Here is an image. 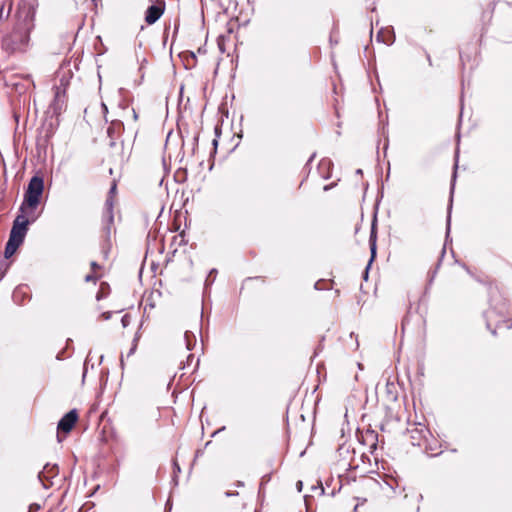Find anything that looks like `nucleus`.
I'll use <instances>...</instances> for the list:
<instances>
[{"label":"nucleus","instance_id":"f03ea898","mask_svg":"<svg viewBox=\"0 0 512 512\" xmlns=\"http://www.w3.org/2000/svg\"><path fill=\"white\" fill-rule=\"evenodd\" d=\"M44 190V181L40 176H33L28 184L24 195V201L21 204L20 212H28L32 217L40 203Z\"/></svg>","mask_w":512,"mask_h":512},{"label":"nucleus","instance_id":"0eeeda50","mask_svg":"<svg viewBox=\"0 0 512 512\" xmlns=\"http://www.w3.org/2000/svg\"><path fill=\"white\" fill-rule=\"evenodd\" d=\"M408 433L411 443L416 446H421L426 440L429 430L424 425H413V427L408 430Z\"/></svg>","mask_w":512,"mask_h":512},{"label":"nucleus","instance_id":"dca6fc26","mask_svg":"<svg viewBox=\"0 0 512 512\" xmlns=\"http://www.w3.org/2000/svg\"><path fill=\"white\" fill-rule=\"evenodd\" d=\"M91 268H92L93 272L95 273L96 270L100 269V266L96 262H92Z\"/></svg>","mask_w":512,"mask_h":512},{"label":"nucleus","instance_id":"9b49d317","mask_svg":"<svg viewBox=\"0 0 512 512\" xmlns=\"http://www.w3.org/2000/svg\"><path fill=\"white\" fill-rule=\"evenodd\" d=\"M394 38L395 36L390 29H381L377 33V40L388 45L393 43Z\"/></svg>","mask_w":512,"mask_h":512},{"label":"nucleus","instance_id":"aec40b11","mask_svg":"<svg viewBox=\"0 0 512 512\" xmlns=\"http://www.w3.org/2000/svg\"><path fill=\"white\" fill-rule=\"evenodd\" d=\"M508 328H512V321H511V324L507 326Z\"/></svg>","mask_w":512,"mask_h":512},{"label":"nucleus","instance_id":"423d86ee","mask_svg":"<svg viewBox=\"0 0 512 512\" xmlns=\"http://www.w3.org/2000/svg\"><path fill=\"white\" fill-rule=\"evenodd\" d=\"M165 2L163 0H157L155 4L149 6L145 14V22L148 25L154 24L164 13Z\"/></svg>","mask_w":512,"mask_h":512},{"label":"nucleus","instance_id":"a211bd4d","mask_svg":"<svg viewBox=\"0 0 512 512\" xmlns=\"http://www.w3.org/2000/svg\"><path fill=\"white\" fill-rule=\"evenodd\" d=\"M238 495V493H233L231 491L226 492V496Z\"/></svg>","mask_w":512,"mask_h":512},{"label":"nucleus","instance_id":"6e6552de","mask_svg":"<svg viewBox=\"0 0 512 512\" xmlns=\"http://www.w3.org/2000/svg\"><path fill=\"white\" fill-rule=\"evenodd\" d=\"M467 271L464 267L453 265L450 269L448 280L451 284L459 285L466 278Z\"/></svg>","mask_w":512,"mask_h":512},{"label":"nucleus","instance_id":"1a4fd4ad","mask_svg":"<svg viewBox=\"0 0 512 512\" xmlns=\"http://www.w3.org/2000/svg\"><path fill=\"white\" fill-rule=\"evenodd\" d=\"M265 283V279L263 277H255V278H248L244 281L240 293H246L248 294L253 289H255L258 285H263Z\"/></svg>","mask_w":512,"mask_h":512},{"label":"nucleus","instance_id":"2eb2a0df","mask_svg":"<svg viewBox=\"0 0 512 512\" xmlns=\"http://www.w3.org/2000/svg\"><path fill=\"white\" fill-rule=\"evenodd\" d=\"M98 278H99V276L91 274V275H87V276H86V278H85V280H86V281H93V282H96V280H97Z\"/></svg>","mask_w":512,"mask_h":512},{"label":"nucleus","instance_id":"6ab92c4d","mask_svg":"<svg viewBox=\"0 0 512 512\" xmlns=\"http://www.w3.org/2000/svg\"><path fill=\"white\" fill-rule=\"evenodd\" d=\"M238 486H243V483L242 482H238L237 484Z\"/></svg>","mask_w":512,"mask_h":512},{"label":"nucleus","instance_id":"20e7f679","mask_svg":"<svg viewBox=\"0 0 512 512\" xmlns=\"http://www.w3.org/2000/svg\"><path fill=\"white\" fill-rule=\"evenodd\" d=\"M402 331L415 335L418 339L426 337V320L420 314L408 313L403 319Z\"/></svg>","mask_w":512,"mask_h":512},{"label":"nucleus","instance_id":"4468645a","mask_svg":"<svg viewBox=\"0 0 512 512\" xmlns=\"http://www.w3.org/2000/svg\"><path fill=\"white\" fill-rule=\"evenodd\" d=\"M459 55H460V61H461V64L464 66V65H465V63H466L467 61H469V57H465V55H464V53H463V51H462V50L459 52Z\"/></svg>","mask_w":512,"mask_h":512},{"label":"nucleus","instance_id":"f8f14e48","mask_svg":"<svg viewBox=\"0 0 512 512\" xmlns=\"http://www.w3.org/2000/svg\"><path fill=\"white\" fill-rule=\"evenodd\" d=\"M105 204H106L107 209L109 210V213L112 214V209L114 206V197L108 196Z\"/></svg>","mask_w":512,"mask_h":512},{"label":"nucleus","instance_id":"7ed1b4c3","mask_svg":"<svg viewBox=\"0 0 512 512\" xmlns=\"http://www.w3.org/2000/svg\"><path fill=\"white\" fill-rule=\"evenodd\" d=\"M29 40V33L23 27H15L13 31L5 36L2 41V47L13 53L25 48Z\"/></svg>","mask_w":512,"mask_h":512},{"label":"nucleus","instance_id":"9d476101","mask_svg":"<svg viewBox=\"0 0 512 512\" xmlns=\"http://www.w3.org/2000/svg\"><path fill=\"white\" fill-rule=\"evenodd\" d=\"M66 98V88L64 86H57L55 87L54 92V104L55 106H58L61 108V106L64 104Z\"/></svg>","mask_w":512,"mask_h":512},{"label":"nucleus","instance_id":"ddd939ff","mask_svg":"<svg viewBox=\"0 0 512 512\" xmlns=\"http://www.w3.org/2000/svg\"><path fill=\"white\" fill-rule=\"evenodd\" d=\"M116 192H117V182H116V180H113L112 185L109 190V193H108V196L115 197Z\"/></svg>","mask_w":512,"mask_h":512},{"label":"nucleus","instance_id":"f257e3e1","mask_svg":"<svg viewBox=\"0 0 512 512\" xmlns=\"http://www.w3.org/2000/svg\"><path fill=\"white\" fill-rule=\"evenodd\" d=\"M38 215L33 214V217L28 212H20L13 222L10 231L9 240L5 247V257H11L18 247L23 243L28 225L37 219Z\"/></svg>","mask_w":512,"mask_h":512},{"label":"nucleus","instance_id":"39448f33","mask_svg":"<svg viewBox=\"0 0 512 512\" xmlns=\"http://www.w3.org/2000/svg\"><path fill=\"white\" fill-rule=\"evenodd\" d=\"M78 419H79V415H78L77 410L73 409V410L69 411L59 421L58 427H57L58 432L59 433L63 432L65 434L71 432L73 427L77 423Z\"/></svg>","mask_w":512,"mask_h":512},{"label":"nucleus","instance_id":"f3484780","mask_svg":"<svg viewBox=\"0 0 512 512\" xmlns=\"http://www.w3.org/2000/svg\"><path fill=\"white\" fill-rule=\"evenodd\" d=\"M234 25H235V22H229V23L227 24V26H228V32H229V33H232V32H233V26H234Z\"/></svg>","mask_w":512,"mask_h":512}]
</instances>
